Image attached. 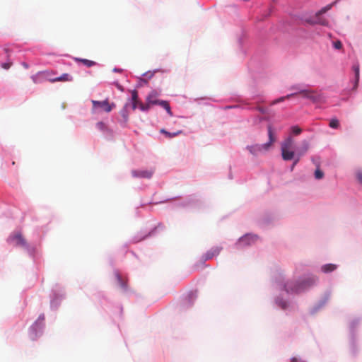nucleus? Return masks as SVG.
Returning a JSON list of instances; mask_svg holds the SVG:
<instances>
[{
  "mask_svg": "<svg viewBox=\"0 0 362 362\" xmlns=\"http://www.w3.org/2000/svg\"><path fill=\"white\" fill-rule=\"evenodd\" d=\"M11 65H12V63L10 62H5V63H2L1 66L4 69H8Z\"/></svg>",
  "mask_w": 362,
  "mask_h": 362,
  "instance_id": "cd10ccee",
  "label": "nucleus"
},
{
  "mask_svg": "<svg viewBox=\"0 0 362 362\" xmlns=\"http://www.w3.org/2000/svg\"><path fill=\"white\" fill-rule=\"evenodd\" d=\"M296 95H300L303 98L310 100L313 103L320 102L323 100L322 94L315 90L303 89L298 90Z\"/></svg>",
  "mask_w": 362,
  "mask_h": 362,
  "instance_id": "7ed1b4c3",
  "label": "nucleus"
},
{
  "mask_svg": "<svg viewBox=\"0 0 362 362\" xmlns=\"http://www.w3.org/2000/svg\"><path fill=\"white\" fill-rule=\"evenodd\" d=\"M151 106V105L148 102H146V104H144L142 103H139V107L142 111H147V110H148L150 109Z\"/></svg>",
  "mask_w": 362,
  "mask_h": 362,
  "instance_id": "5701e85b",
  "label": "nucleus"
},
{
  "mask_svg": "<svg viewBox=\"0 0 362 362\" xmlns=\"http://www.w3.org/2000/svg\"><path fill=\"white\" fill-rule=\"evenodd\" d=\"M339 126V120L336 118H333L329 122V127L333 129H337Z\"/></svg>",
  "mask_w": 362,
  "mask_h": 362,
  "instance_id": "412c9836",
  "label": "nucleus"
},
{
  "mask_svg": "<svg viewBox=\"0 0 362 362\" xmlns=\"http://www.w3.org/2000/svg\"><path fill=\"white\" fill-rule=\"evenodd\" d=\"M331 8V5L329 6H327L326 7H324L322 8L318 13L317 14H322V13H326L329 9H330Z\"/></svg>",
  "mask_w": 362,
  "mask_h": 362,
  "instance_id": "c756f323",
  "label": "nucleus"
},
{
  "mask_svg": "<svg viewBox=\"0 0 362 362\" xmlns=\"http://www.w3.org/2000/svg\"><path fill=\"white\" fill-rule=\"evenodd\" d=\"M296 358H293V360H292V361H293V362H295V361H296Z\"/></svg>",
  "mask_w": 362,
  "mask_h": 362,
  "instance_id": "4c0bfd02",
  "label": "nucleus"
},
{
  "mask_svg": "<svg viewBox=\"0 0 362 362\" xmlns=\"http://www.w3.org/2000/svg\"><path fill=\"white\" fill-rule=\"evenodd\" d=\"M281 156L284 160H290L294 158L295 153L292 149L281 150Z\"/></svg>",
  "mask_w": 362,
  "mask_h": 362,
  "instance_id": "9b49d317",
  "label": "nucleus"
},
{
  "mask_svg": "<svg viewBox=\"0 0 362 362\" xmlns=\"http://www.w3.org/2000/svg\"><path fill=\"white\" fill-rule=\"evenodd\" d=\"M160 133L163 134L165 135L166 137L169 138V139H171L173 137H175L176 136H178L180 134H181L182 133V130H179V131H177L175 132H173V133H170L169 132H167L165 129H160Z\"/></svg>",
  "mask_w": 362,
  "mask_h": 362,
  "instance_id": "2eb2a0df",
  "label": "nucleus"
},
{
  "mask_svg": "<svg viewBox=\"0 0 362 362\" xmlns=\"http://www.w3.org/2000/svg\"><path fill=\"white\" fill-rule=\"evenodd\" d=\"M132 175L136 177L150 178L153 175L151 170H133Z\"/></svg>",
  "mask_w": 362,
  "mask_h": 362,
  "instance_id": "1a4fd4ad",
  "label": "nucleus"
},
{
  "mask_svg": "<svg viewBox=\"0 0 362 362\" xmlns=\"http://www.w3.org/2000/svg\"><path fill=\"white\" fill-rule=\"evenodd\" d=\"M44 325V317H39V319L35 322V324L33 325L32 329H41Z\"/></svg>",
  "mask_w": 362,
  "mask_h": 362,
  "instance_id": "f3484780",
  "label": "nucleus"
},
{
  "mask_svg": "<svg viewBox=\"0 0 362 362\" xmlns=\"http://www.w3.org/2000/svg\"><path fill=\"white\" fill-rule=\"evenodd\" d=\"M324 176L323 172L317 168L315 171V177L317 180L322 179Z\"/></svg>",
  "mask_w": 362,
  "mask_h": 362,
  "instance_id": "b1692460",
  "label": "nucleus"
},
{
  "mask_svg": "<svg viewBox=\"0 0 362 362\" xmlns=\"http://www.w3.org/2000/svg\"><path fill=\"white\" fill-rule=\"evenodd\" d=\"M334 47L335 49H339L342 47V44L338 40L334 42Z\"/></svg>",
  "mask_w": 362,
  "mask_h": 362,
  "instance_id": "7c9ffc66",
  "label": "nucleus"
},
{
  "mask_svg": "<svg viewBox=\"0 0 362 362\" xmlns=\"http://www.w3.org/2000/svg\"><path fill=\"white\" fill-rule=\"evenodd\" d=\"M309 148V144L308 143V141H304L303 142V153H305V151H307Z\"/></svg>",
  "mask_w": 362,
  "mask_h": 362,
  "instance_id": "c85d7f7f",
  "label": "nucleus"
},
{
  "mask_svg": "<svg viewBox=\"0 0 362 362\" xmlns=\"http://www.w3.org/2000/svg\"><path fill=\"white\" fill-rule=\"evenodd\" d=\"M260 111H261L262 112H264L263 109H260Z\"/></svg>",
  "mask_w": 362,
  "mask_h": 362,
  "instance_id": "58836bf2",
  "label": "nucleus"
},
{
  "mask_svg": "<svg viewBox=\"0 0 362 362\" xmlns=\"http://www.w3.org/2000/svg\"><path fill=\"white\" fill-rule=\"evenodd\" d=\"M316 281L317 279L315 276H311L300 282H287L285 289L288 293H298L315 284Z\"/></svg>",
  "mask_w": 362,
  "mask_h": 362,
  "instance_id": "f257e3e1",
  "label": "nucleus"
},
{
  "mask_svg": "<svg viewBox=\"0 0 362 362\" xmlns=\"http://www.w3.org/2000/svg\"><path fill=\"white\" fill-rule=\"evenodd\" d=\"M158 105L161 106L162 107H163L168 112V114L172 117L173 116V112L171 111V109H170V106L169 105V103L166 100H160L158 103Z\"/></svg>",
  "mask_w": 362,
  "mask_h": 362,
  "instance_id": "4468645a",
  "label": "nucleus"
},
{
  "mask_svg": "<svg viewBox=\"0 0 362 362\" xmlns=\"http://www.w3.org/2000/svg\"><path fill=\"white\" fill-rule=\"evenodd\" d=\"M293 140L289 136L281 144V150H290L293 148Z\"/></svg>",
  "mask_w": 362,
  "mask_h": 362,
  "instance_id": "9d476101",
  "label": "nucleus"
},
{
  "mask_svg": "<svg viewBox=\"0 0 362 362\" xmlns=\"http://www.w3.org/2000/svg\"><path fill=\"white\" fill-rule=\"evenodd\" d=\"M14 239H16V243H20V242H21V234L16 235L15 236V238H13V240H14Z\"/></svg>",
  "mask_w": 362,
  "mask_h": 362,
  "instance_id": "2f4dec72",
  "label": "nucleus"
},
{
  "mask_svg": "<svg viewBox=\"0 0 362 362\" xmlns=\"http://www.w3.org/2000/svg\"><path fill=\"white\" fill-rule=\"evenodd\" d=\"M356 176L358 182L362 185V170H358L356 172Z\"/></svg>",
  "mask_w": 362,
  "mask_h": 362,
  "instance_id": "a878e982",
  "label": "nucleus"
},
{
  "mask_svg": "<svg viewBox=\"0 0 362 362\" xmlns=\"http://www.w3.org/2000/svg\"><path fill=\"white\" fill-rule=\"evenodd\" d=\"M128 106L129 105L126 104L119 113L121 116L119 122L122 124L124 127L127 126V124L129 120V112L127 110Z\"/></svg>",
  "mask_w": 362,
  "mask_h": 362,
  "instance_id": "6e6552de",
  "label": "nucleus"
},
{
  "mask_svg": "<svg viewBox=\"0 0 362 362\" xmlns=\"http://www.w3.org/2000/svg\"><path fill=\"white\" fill-rule=\"evenodd\" d=\"M298 161H299V157H298V158H296L295 159V160H294V162H293V163H294V165H296V164H297V163H298Z\"/></svg>",
  "mask_w": 362,
  "mask_h": 362,
  "instance_id": "72a5a7b5",
  "label": "nucleus"
},
{
  "mask_svg": "<svg viewBox=\"0 0 362 362\" xmlns=\"http://www.w3.org/2000/svg\"><path fill=\"white\" fill-rule=\"evenodd\" d=\"M96 125L97 127L101 131H105L106 129V126L103 122H98Z\"/></svg>",
  "mask_w": 362,
  "mask_h": 362,
  "instance_id": "bb28decb",
  "label": "nucleus"
},
{
  "mask_svg": "<svg viewBox=\"0 0 362 362\" xmlns=\"http://www.w3.org/2000/svg\"><path fill=\"white\" fill-rule=\"evenodd\" d=\"M269 141L264 144H256L254 146H247V150L253 155H257L262 151H267L272 144L276 141L274 136V132L272 125L267 127Z\"/></svg>",
  "mask_w": 362,
  "mask_h": 362,
  "instance_id": "f03ea898",
  "label": "nucleus"
},
{
  "mask_svg": "<svg viewBox=\"0 0 362 362\" xmlns=\"http://www.w3.org/2000/svg\"><path fill=\"white\" fill-rule=\"evenodd\" d=\"M295 165H294V163H293V165H292L291 169H293V168L295 167Z\"/></svg>",
  "mask_w": 362,
  "mask_h": 362,
  "instance_id": "c9c22d12",
  "label": "nucleus"
},
{
  "mask_svg": "<svg viewBox=\"0 0 362 362\" xmlns=\"http://www.w3.org/2000/svg\"><path fill=\"white\" fill-rule=\"evenodd\" d=\"M294 95H296V93H291V94H288L286 96H284V97H281L279 98V99L277 100H274L272 103V105H275L278 103H280V102H283L286 99H288V98H290Z\"/></svg>",
  "mask_w": 362,
  "mask_h": 362,
  "instance_id": "6ab92c4d",
  "label": "nucleus"
},
{
  "mask_svg": "<svg viewBox=\"0 0 362 362\" xmlns=\"http://www.w3.org/2000/svg\"><path fill=\"white\" fill-rule=\"evenodd\" d=\"M257 240L256 235H246L239 239L238 245L240 246L249 245L255 242Z\"/></svg>",
  "mask_w": 362,
  "mask_h": 362,
  "instance_id": "39448f33",
  "label": "nucleus"
},
{
  "mask_svg": "<svg viewBox=\"0 0 362 362\" xmlns=\"http://www.w3.org/2000/svg\"><path fill=\"white\" fill-rule=\"evenodd\" d=\"M116 278L117 279V281L119 283V286L122 288L126 290L127 288V283L122 280L121 276L119 274H116Z\"/></svg>",
  "mask_w": 362,
  "mask_h": 362,
  "instance_id": "a211bd4d",
  "label": "nucleus"
},
{
  "mask_svg": "<svg viewBox=\"0 0 362 362\" xmlns=\"http://www.w3.org/2000/svg\"><path fill=\"white\" fill-rule=\"evenodd\" d=\"M132 109L135 110L138 106L139 107V101L138 98V93L136 90L132 92Z\"/></svg>",
  "mask_w": 362,
  "mask_h": 362,
  "instance_id": "ddd939ff",
  "label": "nucleus"
},
{
  "mask_svg": "<svg viewBox=\"0 0 362 362\" xmlns=\"http://www.w3.org/2000/svg\"><path fill=\"white\" fill-rule=\"evenodd\" d=\"M291 132L294 135H298L302 132V129L298 126H293L291 127Z\"/></svg>",
  "mask_w": 362,
  "mask_h": 362,
  "instance_id": "393cba45",
  "label": "nucleus"
},
{
  "mask_svg": "<svg viewBox=\"0 0 362 362\" xmlns=\"http://www.w3.org/2000/svg\"><path fill=\"white\" fill-rule=\"evenodd\" d=\"M337 269V265L334 264H327L322 267V271L325 273L333 272Z\"/></svg>",
  "mask_w": 362,
  "mask_h": 362,
  "instance_id": "dca6fc26",
  "label": "nucleus"
},
{
  "mask_svg": "<svg viewBox=\"0 0 362 362\" xmlns=\"http://www.w3.org/2000/svg\"><path fill=\"white\" fill-rule=\"evenodd\" d=\"M158 96L159 93L156 90H153L146 97V102H148L151 105H158V102L160 100H158Z\"/></svg>",
  "mask_w": 362,
  "mask_h": 362,
  "instance_id": "0eeeda50",
  "label": "nucleus"
},
{
  "mask_svg": "<svg viewBox=\"0 0 362 362\" xmlns=\"http://www.w3.org/2000/svg\"><path fill=\"white\" fill-rule=\"evenodd\" d=\"M222 247L221 246H215L211 248L209 250L206 252L204 255V258L206 260H209L212 259L214 257L218 256L221 251L222 250Z\"/></svg>",
  "mask_w": 362,
  "mask_h": 362,
  "instance_id": "423d86ee",
  "label": "nucleus"
},
{
  "mask_svg": "<svg viewBox=\"0 0 362 362\" xmlns=\"http://www.w3.org/2000/svg\"><path fill=\"white\" fill-rule=\"evenodd\" d=\"M51 81H52V82L71 81H72V77L69 74H63L61 76L57 77L55 78H53Z\"/></svg>",
  "mask_w": 362,
  "mask_h": 362,
  "instance_id": "f8f14e48",
  "label": "nucleus"
},
{
  "mask_svg": "<svg viewBox=\"0 0 362 362\" xmlns=\"http://www.w3.org/2000/svg\"><path fill=\"white\" fill-rule=\"evenodd\" d=\"M292 89H296V90H298V88H295V87H292Z\"/></svg>",
  "mask_w": 362,
  "mask_h": 362,
  "instance_id": "f704fd0d",
  "label": "nucleus"
},
{
  "mask_svg": "<svg viewBox=\"0 0 362 362\" xmlns=\"http://www.w3.org/2000/svg\"><path fill=\"white\" fill-rule=\"evenodd\" d=\"M92 103L94 108L100 107L106 112H110L115 107V104L113 103L110 104L107 100L103 101L92 100Z\"/></svg>",
  "mask_w": 362,
  "mask_h": 362,
  "instance_id": "20e7f679",
  "label": "nucleus"
},
{
  "mask_svg": "<svg viewBox=\"0 0 362 362\" xmlns=\"http://www.w3.org/2000/svg\"><path fill=\"white\" fill-rule=\"evenodd\" d=\"M78 60L80 62H81L84 65H86L88 67H90V66H92L95 64V62L90 61V60H88V59H78Z\"/></svg>",
  "mask_w": 362,
  "mask_h": 362,
  "instance_id": "4be33fe9",
  "label": "nucleus"
},
{
  "mask_svg": "<svg viewBox=\"0 0 362 362\" xmlns=\"http://www.w3.org/2000/svg\"><path fill=\"white\" fill-rule=\"evenodd\" d=\"M322 25H326L325 22H324V21H323V22H322Z\"/></svg>",
  "mask_w": 362,
  "mask_h": 362,
  "instance_id": "e433bc0d",
  "label": "nucleus"
},
{
  "mask_svg": "<svg viewBox=\"0 0 362 362\" xmlns=\"http://www.w3.org/2000/svg\"><path fill=\"white\" fill-rule=\"evenodd\" d=\"M358 81H357V78H355V83H354V89L356 90L358 87Z\"/></svg>",
  "mask_w": 362,
  "mask_h": 362,
  "instance_id": "473e14b6",
  "label": "nucleus"
},
{
  "mask_svg": "<svg viewBox=\"0 0 362 362\" xmlns=\"http://www.w3.org/2000/svg\"><path fill=\"white\" fill-rule=\"evenodd\" d=\"M352 69L355 73V78H357V81H359V75H360L359 64L358 63L354 64Z\"/></svg>",
  "mask_w": 362,
  "mask_h": 362,
  "instance_id": "aec40b11",
  "label": "nucleus"
}]
</instances>
